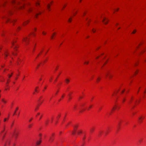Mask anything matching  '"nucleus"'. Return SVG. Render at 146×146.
Listing matches in <instances>:
<instances>
[{"instance_id": "23", "label": "nucleus", "mask_w": 146, "mask_h": 146, "mask_svg": "<svg viewBox=\"0 0 146 146\" xmlns=\"http://www.w3.org/2000/svg\"><path fill=\"white\" fill-rule=\"evenodd\" d=\"M38 109V106H37L35 108V111L37 110Z\"/></svg>"}, {"instance_id": "47", "label": "nucleus", "mask_w": 146, "mask_h": 146, "mask_svg": "<svg viewBox=\"0 0 146 146\" xmlns=\"http://www.w3.org/2000/svg\"><path fill=\"white\" fill-rule=\"evenodd\" d=\"M4 137H4V136H3V137H2V140L3 139Z\"/></svg>"}, {"instance_id": "31", "label": "nucleus", "mask_w": 146, "mask_h": 146, "mask_svg": "<svg viewBox=\"0 0 146 146\" xmlns=\"http://www.w3.org/2000/svg\"><path fill=\"white\" fill-rule=\"evenodd\" d=\"M32 126V125L31 124H30L29 125L28 127L29 128H31V127Z\"/></svg>"}, {"instance_id": "6", "label": "nucleus", "mask_w": 146, "mask_h": 146, "mask_svg": "<svg viewBox=\"0 0 146 146\" xmlns=\"http://www.w3.org/2000/svg\"><path fill=\"white\" fill-rule=\"evenodd\" d=\"M23 41L26 42H27L28 41V39L27 37L23 38Z\"/></svg>"}, {"instance_id": "21", "label": "nucleus", "mask_w": 146, "mask_h": 146, "mask_svg": "<svg viewBox=\"0 0 146 146\" xmlns=\"http://www.w3.org/2000/svg\"><path fill=\"white\" fill-rule=\"evenodd\" d=\"M72 20V18H70L68 20V21L69 22H71Z\"/></svg>"}, {"instance_id": "57", "label": "nucleus", "mask_w": 146, "mask_h": 146, "mask_svg": "<svg viewBox=\"0 0 146 146\" xmlns=\"http://www.w3.org/2000/svg\"><path fill=\"white\" fill-rule=\"evenodd\" d=\"M4 135H3V136H5V133H4Z\"/></svg>"}, {"instance_id": "14", "label": "nucleus", "mask_w": 146, "mask_h": 146, "mask_svg": "<svg viewBox=\"0 0 146 146\" xmlns=\"http://www.w3.org/2000/svg\"><path fill=\"white\" fill-rule=\"evenodd\" d=\"M41 142V141H37L36 142V144L37 145H39Z\"/></svg>"}, {"instance_id": "24", "label": "nucleus", "mask_w": 146, "mask_h": 146, "mask_svg": "<svg viewBox=\"0 0 146 146\" xmlns=\"http://www.w3.org/2000/svg\"><path fill=\"white\" fill-rule=\"evenodd\" d=\"M136 30H134L132 32V33H133V34H134L136 32Z\"/></svg>"}, {"instance_id": "20", "label": "nucleus", "mask_w": 146, "mask_h": 146, "mask_svg": "<svg viewBox=\"0 0 146 146\" xmlns=\"http://www.w3.org/2000/svg\"><path fill=\"white\" fill-rule=\"evenodd\" d=\"M41 13V12H39V13H36L35 14V16L36 17H37V15H38L39 14H40Z\"/></svg>"}, {"instance_id": "28", "label": "nucleus", "mask_w": 146, "mask_h": 146, "mask_svg": "<svg viewBox=\"0 0 146 146\" xmlns=\"http://www.w3.org/2000/svg\"><path fill=\"white\" fill-rule=\"evenodd\" d=\"M40 4L37 1L36 3V5H39Z\"/></svg>"}, {"instance_id": "10", "label": "nucleus", "mask_w": 146, "mask_h": 146, "mask_svg": "<svg viewBox=\"0 0 146 146\" xmlns=\"http://www.w3.org/2000/svg\"><path fill=\"white\" fill-rule=\"evenodd\" d=\"M65 81L67 84H68L70 80L68 79H66L65 80Z\"/></svg>"}, {"instance_id": "42", "label": "nucleus", "mask_w": 146, "mask_h": 146, "mask_svg": "<svg viewBox=\"0 0 146 146\" xmlns=\"http://www.w3.org/2000/svg\"><path fill=\"white\" fill-rule=\"evenodd\" d=\"M7 83H7V84H8L9 83V80L8 79V80H7Z\"/></svg>"}, {"instance_id": "32", "label": "nucleus", "mask_w": 146, "mask_h": 146, "mask_svg": "<svg viewBox=\"0 0 146 146\" xmlns=\"http://www.w3.org/2000/svg\"><path fill=\"white\" fill-rule=\"evenodd\" d=\"M12 3H15V0H12Z\"/></svg>"}, {"instance_id": "55", "label": "nucleus", "mask_w": 146, "mask_h": 146, "mask_svg": "<svg viewBox=\"0 0 146 146\" xmlns=\"http://www.w3.org/2000/svg\"><path fill=\"white\" fill-rule=\"evenodd\" d=\"M144 118V117H143L142 116V119L143 120Z\"/></svg>"}, {"instance_id": "33", "label": "nucleus", "mask_w": 146, "mask_h": 146, "mask_svg": "<svg viewBox=\"0 0 146 146\" xmlns=\"http://www.w3.org/2000/svg\"><path fill=\"white\" fill-rule=\"evenodd\" d=\"M7 119L6 118H5L4 119V121H5L7 120Z\"/></svg>"}, {"instance_id": "27", "label": "nucleus", "mask_w": 146, "mask_h": 146, "mask_svg": "<svg viewBox=\"0 0 146 146\" xmlns=\"http://www.w3.org/2000/svg\"><path fill=\"white\" fill-rule=\"evenodd\" d=\"M89 63V62L88 61H87V62H84V63L85 64H88Z\"/></svg>"}, {"instance_id": "19", "label": "nucleus", "mask_w": 146, "mask_h": 146, "mask_svg": "<svg viewBox=\"0 0 146 146\" xmlns=\"http://www.w3.org/2000/svg\"><path fill=\"white\" fill-rule=\"evenodd\" d=\"M47 8L48 9V10L49 11H50V5L49 4H48L47 6Z\"/></svg>"}, {"instance_id": "8", "label": "nucleus", "mask_w": 146, "mask_h": 146, "mask_svg": "<svg viewBox=\"0 0 146 146\" xmlns=\"http://www.w3.org/2000/svg\"><path fill=\"white\" fill-rule=\"evenodd\" d=\"M42 96H40L38 100V101L40 102V104H41V103L43 101H41V98H42Z\"/></svg>"}, {"instance_id": "12", "label": "nucleus", "mask_w": 146, "mask_h": 146, "mask_svg": "<svg viewBox=\"0 0 146 146\" xmlns=\"http://www.w3.org/2000/svg\"><path fill=\"white\" fill-rule=\"evenodd\" d=\"M73 109L74 111H75L76 110V106L74 105L73 106Z\"/></svg>"}, {"instance_id": "41", "label": "nucleus", "mask_w": 146, "mask_h": 146, "mask_svg": "<svg viewBox=\"0 0 146 146\" xmlns=\"http://www.w3.org/2000/svg\"><path fill=\"white\" fill-rule=\"evenodd\" d=\"M12 54H13V55H16V54L14 53L13 52H12Z\"/></svg>"}, {"instance_id": "49", "label": "nucleus", "mask_w": 146, "mask_h": 146, "mask_svg": "<svg viewBox=\"0 0 146 146\" xmlns=\"http://www.w3.org/2000/svg\"><path fill=\"white\" fill-rule=\"evenodd\" d=\"M29 11H32V9H29Z\"/></svg>"}, {"instance_id": "17", "label": "nucleus", "mask_w": 146, "mask_h": 146, "mask_svg": "<svg viewBox=\"0 0 146 146\" xmlns=\"http://www.w3.org/2000/svg\"><path fill=\"white\" fill-rule=\"evenodd\" d=\"M10 141L9 139H8L6 141V144H9L10 143Z\"/></svg>"}, {"instance_id": "51", "label": "nucleus", "mask_w": 146, "mask_h": 146, "mask_svg": "<svg viewBox=\"0 0 146 146\" xmlns=\"http://www.w3.org/2000/svg\"><path fill=\"white\" fill-rule=\"evenodd\" d=\"M124 91H125V90H123V91H122L121 93H123V92H124Z\"/></svg>"}, {"instance_id": "16", "label": "nucleus", "mask_w": 146, "mask_h": 146, "mask_svg": "<svg viewBox=\"0 0 146 146\" xmlns=\"http://www.w3.org/2000/svg\"><path fill=\"white\" fill-rule=\"evenodd\" d=\"M94 129V128H92L90 129V131L91 132H93Z\"/></svg>"}, {"instance_id": "29", "label": "nucleus", "mask_w": 146, "mask_h": 146, "mask_svg": "<svg viewBox=\"0 0 146 146\" xmlns=\"http://www.w3.org/2000/svg\"><path fill=\"white\" fill-rule=\"evenodd\" d=\"M96 31V30L94 29H93L92 30V31H93V33H95V32Z\"/></svg>"}, {"instance_id": "35", "label": "nucleus", "mask_w": 146, "mask_h": 146, "mask_svg": "<svg viewBox=\"0 0 146 146\" xmlns=\"http://www.w3.org/2000/svg\"><path fill=\"white\" fill-rule=\"evenodd\" d=\"M92 107V106H90L89 107V108L88 109V110H89V109L90 108Z\"/></svg>"}, {"instance_id": "63", "label": "nucleus", "mask_w": 146, "mask_h": 146, "mask_svg": "<svg viewBox=\"0 0 146 146\" xmlns=\"http://www.w3.org/2000/svg\"><path fill=\"white\" fill-rule=\"evenodd\" d=\"M39 66V65H38V66L36 68H38V67Z\"/></svg>"}, {"instance_id": "5", "label": "nucleus", "mask_w": 146, "mask_h": 146, "mask_svg": "<svg viewBox=\"0 0 146 146\" xmlns=\"http://www.w3.org/2000/svg\"><path fill=\"white\" fill-rule=\"evenodd\" d=\"M142 116L140 117H139V122L140 123H141L142 122Z\"/></svg>"}, {"instance_id": "9", "label": "nucleus", "mask_w": 146, "mask_h": 146, "mask_svg": "<svg viewBox=\"0 0 146 146\" xmlns=\"http://www.w3.org/2000/svg\"><path fill=\"white\" fill-rule=\"evenodd\" d=\"M54 133H53L52 134V136L50 137V141H53V139H52V136H54Z\"/></svg>"}, {"instance_id": "18", "label": "nucleus", "mask_w": 146, "mask_h": 146, "mask_svg": "<svg viewBox=\"0 0 146 146\" xmlns=\"http://www.w3.org/2000/svg\"><path fill=\"white\" fill-rule=\"evenodd\" d=\"M13 74V73H11V75H9V74H8L9 78H11Z\"/></svg>"}, {"instance_id": "45", "label": "nucleus", "mask_w": 146, "mask_h": 146, "mask_svg": "<svg viewBox=\"0 0 146 146\" xmlns=\"http://www.w3.org/2000/svg\"><path fill=\"white\" fill-rule=\"evenodd\" d=\"M16 46H15L14 48V49L15 50H16Z\"/></svg>"}, {"instance_id": "50", "label": "nucleus", "mask_w": 146, "mask_h": 146, "mask_svg": "<svg viewBox=\"0 0 146 146\" xmlns=\"http://www.w3.org/2000/svg\"><path fill=\"white\" fill-rule=\"evenodd\" d=\"M108 133V131H106V132H105L106 134H107Z\"/></svg>"}, {"instance_id": "26", "label": "nucleus", "mask_w": 146, "mask_h": 146, "mask_svg": "<svg viewBox=\"0 0 146 146\" xmlns=\"http://www.w3.org/2000/svg\"><path fill=\"white\" fill-rule=\"evenodd\" d=\"M100 80V78H98L97 79V82H98Z\"/></svg>"}, {"instance_id": "40", "label": "nucleus", "mask_w": 146, "mask_h": 146, "mask_svg": "<svg viewBox=\"0 0 146 146\" xmlns=\"http://www.w3.org/2000/svg\"><path fill=\"white\" fill-rule=\"evenodd\" d=\"M48 121H46V122H45V123L46 124H48Z\"/></svg>"}, {"instance_id": "11", "label": "nucleus", "mask_w": 146, "mask_h": 146, "mask_svg": "<svg viewBox=\"0 0 146 146\" xmlns=\"http://www.w3.org/2000/svg\"><path fill=\"white\" fill-rule=\"evenodd\" d=\"M82 131L80 130H78L77 131V133L78 134H80V133H82Z\"/></svg>"}, {"instance_id": "64", "label": "nucleus", "mask_w": 146, "mask_h": 146, "mask_svg": "<svg viewBox=\"0 0 146 146\" xmlns=\"http://www.w3.org/2000/svg\"><path fill=\"white\" fill-rule=\"evenodd\" d=\"M77 13V12H76L75 14L74 15H76V13Z\"/></svg>"}, {"instance_id": "56", "label": "nucleus", "mask_w": 146, "mask_h": 146, "mask_svg": "<svg viewBox=\"0 0 146 146\" xmlns=\"http://www.w3.org/2000/svg\"><path fill=\"white\" fill-rule=\"evenodd\" d=\"M60 117V115H59L58 116V117H57V118H59V117Z\"/></svg>"}, {"instance_id": "52", "label": "nucleus", "mask_w": 146, "mask_h": 146, "mask_svg": "<svg viewBox=\"0 0 146 146\" xmlns=\"http://www.w3.org/2000/svg\"><path fill=\"white\" fill-rule=\"evenodd\" d=\"M52 79V78H50V82H51V79Z\"/></svg>"}, {"instance_id": "34", "label": "nucleus", "mask_w": 146, "mask_h": 146, "mask_svg": "<svg viewBox=\"0 0 146 146\" xmlns=\"http://www.w3.org/2000/svg\"><path fill=\"white\" fill-rule=\"evenodd\" d=\"M119 10V9L118 8H117V9H116L115 10H114V12L115 11H118V10Z\"/></svg>"}, {"instance_id": "43", "label": "nucleus", "mask_w": 146, "mask_h": 146, "mask_svg": "<svg viewBox=\"0 0 146 146\" xmlns=\"http://www.w3.org/2000/svg\"><path fill=\"white\" fill-rule=\"evenodd\" d=\"M101 132H100L99 133L98 135H99V136H100V135H101Z\"/></svg>"}, {"instance_id": "25", "label": "nucleus", "mask_w": 146, "mask_h": 146, "mask_svg": "<svg viewBox=\"0 0 146 146\" xmlns=\"http://www.w3.org/2000/svg\"><path fill=\"white\" fill-rule=\"evenodd\" d=\"M15 20H10V21H11V22H15Z\"/></svg>"}, {"instance_id": "4", "label": "nucleus", "mask_w": 146, "mask_h": 146, "mask_svg": "<svg viewBox=\"0 0 146 146\" xmlns=\"http://www.w3.org/2000/svg\"><path fill=\"white\" fill-rule=\"evenodd\" d=\"M78 126L77 125H75L74 127V131L72 132V134H74L76 131V129L77 128V127Z\"/></svg>"}, {"instance_id": "13", "label": "nucleus", "mask_w": 146, "mask_h": 146, "mask_svg": "<svg viewBox=\"0 0 146 146\" xmlns=\"http://www.w3.org/2000/svg\"><path fill=\"white\" fill-rule=\"evenodd\" d=\"M5 130V127H4L3 129L1 131V133H4V132Z\"/></svg>"}, {"instance_id": "60", "label": "nucleus", "mask_w": 146, "mask_h": 146, "mask_svg": "<svg viewBox=\"0 0 146 146\" xmlns=\"http://www.w3.org/2000/svg\"><path fill=\"white\" fill-rule=\"evenodd\" d=\"M62 97V98H63V97H64V96H62V97Z\"/></svg>"}, {"instance_id": "46", "label": "nucleus", "mask_w": 146, "mask_h": 146, "mask_svg": "<svg viewBox=\"0 0 146 146\" xmlns=\"http://www.w3.org/2000/svg\"><path fill=\"white\" fill-rule=\"evenodd\" d=\"M12 45H14V42H12Z\"/></svg>"}, {"instance_id": "53", "label": "nucleus", "mask_w": 146, "mask_h": 146, "mask_svg": "<svg viewBox=\"0 0 146 146\" xmlns=\"http://www.w3.org/2000/svg\"><path fill=\"white\" fill-rule=\"evenodd\" d=\"M32 118L31 119L29 120V121H30H30H31L32 120Z\"/></svg>"}, {"instance_id": "48", "label": "nucleus", "mask_w": 146, "mask_h": 146, "mask_svg": "<svg viewBox=\"0 0 146 146\" xmlns=\"http://www.w3.org/2000/svg\"><path fill=\"white\" fill-rule=\"evenodd\" d=\"M35 92H37V90H36V89H35Z\"/></svg>"}, {"instance_id": "3", "label": "nucleus", "mask_w": 146, "mask_h": 146, "mask_svg": "<svg viewBox=\"0 0 146 146\" xmlns=\"http://www.w3.org/2000/svg\"><path fill=\"white\" fill-rule=\"evenodd\" d=\"M13 135L14 136L15 138H16L18 135V133L17 132H14L13 133Z\"/></svg>"}, {"instance_id": "39", "label": "nucleus", "mask_w": 146, "mask_h": 146, "mask_svg": "<svg viewBox=\"0 0 146 146\" xmlns=\"http://www.w3.org/2000/svg\"><path fill=\"white\" fill-rule=\"evenodd\" d=\"M125 101V99L124 98H123V100H122V102H124Z\"/></svg>"}, {"instance_id": "30", "label": "nucleus", "mask_w": 146, "mask_h": 146, "mask_svg": "<svg viewBox=\"0 0 146 146\" xmlns=\"http://www.w3.org/2000/svg\"><path fill=\"white\" fill-rule=\"evenodd\" d=\"M28 23V22L27 21L26 22V23H23V24L24 25H25L26 24H27Z\"/></svg>"}, {"instance_id": "61", "label": "nucleus", "mask_w": 146, "mask_h": 146, "mask_svg": "<svg viewBox=\"0 0 146 146\" xmlns=\"http://www.w3.org/2000/svg\"><path fill=\"white\" fill-rule=\"evenodd\" d=\"M13 123H12V125H11V127H12V126H13Z\"/></svg>"}, {"instance_id": "15", "label": "nucleus", "mask_w": 146, "mask_h": 146, "mask_svg": "<svg viewBox=\"0 0 146 146\" xmlns=\"http://www.w3.org/2000/svg\"><path fill=\"white\" fill-rule=\"evenodd\" d=\"M116 107H115V108L114 107H113V109H112L111 111V112L110 113H109V114L110 115H111V113L112 112L113 110H114V109H116Z\"/></svg>"}, {"instance_id": "38", "label": "nucleus", "mask_w": 146, "mask_h": 146, "mask_svg": "<svg viewBox=\"0 0 146 146\" xmlns=\"http://www.w3.org/2000/svg\"><path fill=\"white\" fill-rule=\"evenodd\" d=\"M5 56L6 57H7L8 56L7 54H6L5 53Z\"/></svg>"}, {"instance_id": "1", "label": "nucleus", "mask_w": 146, "mask_h": 146, "mask_svg": "<svg viewBox=\"0 0 146 146\" xmlns=\"http://www.w3.org/2000/svg\"><path fill=\"white\" fill-rule=\"evenodd\" d=\"M108 19H107L106 18H104L102 20V21L104 23L106 24L108 23Z\"/></svg>"}, {"instance_id": "37", "label": "nucleus", "mask_w": 146, "mask_h": 146, "mask_svg": "<svg viewBox=\"0 0 146 146\" xmlns=\"http://www.w3.org/2000/svg\"><path fill=\"white\" fill-rule=\"evenodd\" d=\"M42 34L44 35H45L46 34V33H44V32H43Z\"/></svg>"}, {"instance_id": "44", "label": "nucleus", "mask_w": 146, "mask_h": 146, "mask_svg": "<svg viewBox=\"0 0 146 146\" xmlns=\"http://www.w3.org/2000/svg\"><path fill=\"white\" fill-rule=\"evenodd\" d=\"M85 137L84 136L83 138V140H84L85 139Z\"/></svg>"}, {"instance_id": "58", "label": "nucleus", "mask_w": 146, "mask_h": 146, "mask_svg": "<svg viewBox=\"0 0 146 146\" xmlns=\"http://www.w3.org/2000/svg\"><path fill=\"white\" fill-rule=\"evenodd\" d=\"M40 114V113H37V115H39Z\"/></svg>"}, {"instance_id": "36", "label": "nucleus", "mask_w": 146, "mask_h": 146, "mask_svg": "<svg viewBox=\"0 0 146 146\" xmlns=\"http://www.w3.org/2000/svg\"><path fill=\"white\" fill-rule=\"evenodd\" d=\"M53 36H54V35H52V36H51V38L52 39L53 38Z\"/></svg>"}, {"instance_id": "59", "label": "nucleus", "mask_w": 146, "mask_h": 146, "mask_svg": "<svg viewBox=\"0 0 146 146\" xmlns=\"http://www.w3.org/2000/svg\"><path fill=\"white\" fill-rule=\"evenodd\" d=\"M38 88V87H37H37H36V89H37V88Z\"/></svg>"}, {"instance_id": "62", "label": "nucleus", "mask_w": 146, "mask_h": 146, "mask_svg": "<svg viewBox=\"0 0 146 146\" xmlns=\"http://www.w3.org/2000/svg\"><path fill=\"white\" fill-rule=\"evenodd\" d=\"M17 64H19V62H17Z\"/></svg>"}, {"instance_id": "2", "label": "nucleus", "mask_w": 146, "mask_h": 146, "mask_svg": "<svg viewBox=\"0 0 146 146\" xmlns=\"http://www.w3.org/2000/svg\"><path fill=\"white\" fill-rule=\"evenodd\" d=\"M106 74V76H108L110 78L112 77V75L108 72H107Z\"/></svg>"}, {"instance_id": "7", "label": "nucleus", "mask_w": 146, "mask_h": 146, "mask_svg": "<svg viewBox=\"0 0 146 146\" xmlns=\"http://www.w3.org/2000/svg\"><path fill=\"white\" fill-rule=\"evenodd\" d=\"M18 109H19V107H17L15 109V111L14 112V113H13V115H14L16 114V111L18 110Z\"/></svg>"}, {"instance_id": "22", "label": "nucleus", "mask_w": 146, "mask_h": 146, "mask_svg": "<svg viewBox=\"0 0 146 146\" xmlns=\"http://www.w3.org/2000/svg\"><path fill=\"white\" fill-rule=\"evenodd\" d=\"M2 101L4 103H5L6 102V101L4 100V99H3L2 100Z\"/></svg>"}, {"instance_id": "54", "label": "nucleus", "mask_w": 146, "mask_h": 146, "mask_svg": "<svg viewBox=\"0 0 146 146\" xmlns=\"http://www.w3.org/2000/svg\"><path fill=\"white\" fill-rule=\"evenodd\" d=\"M144 118V117H143L142 116V119L143 120Z\"/></svg>"}]
</instances>
